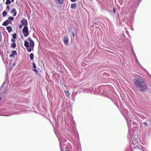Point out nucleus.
<instances>
[{"instance_id":"2","label":"nucleus","mask_w":151,"mask_h":151,"mask_svg":"<svg viewBox=\"0 0 151 151\" xmlns=\"http://www.w3.org/2000/svg\"><path fill=\"white\" fill-rule=\"evenodd\" d=\"M34 42L30 37L28 38L24 41V45L27 50L30 52L33 50L34 47Z\"/></svg>"},{"instance_id":"8","label":"nucleus","mask_w":151,"mask_h":151,"mask_svg":"<svg viewBox=\"0 0 151 151\" xmlns=\"http://www.w3.org/2000/svg\"><path fill=\"white\" fill-rule=\"evenodd\" d=\"M33 68H34L33 70L35 71L36 73H37V70L36 69V66L35 64L34 63H32Z\"/></svg>"},{"instance_id":"19","label":"nucleus","mask_w":151,"mask_h":151,"mask_svg":"<svg viewBox=\"0 0 151 151\" xmlns=\"http://www.w3.org/2000/svg\"><path fill=\"white\" fill-rule=\"evenodd\" d=\"M16 36H17L16 35V34H15V33L13 34L12 35V36L13 38H14L15 39H16Z\"/></svg>"},{"instance_id":"5","label":"nucleus","mask_w":151,"mask_h":151,"mask_svg":"<svg viewBox=\"0 0 151 151\" xmlns=\"http://www.w3.org/2000/svg\"><path fill=\"white\" fill-rule=\"evenodd\" d=\"M21 23L24 26H27L28 24L27 21L26 19H23L21 21Z\"/></svg>"},{"instance_id":"4","label":"nucleus","mask_w":151,"mask_h":151,"mask_svg":"<svg viewBox=\"0 0 151 151\" xmlns=\"http://www.w3.org/2000/svg\"><path fill=\"white\" fill-rule=\"evenodd\" d=\"M63 41L65 45L68 46V45L69 39L66 36H65L63 37Z\"/></svg>"},{"instance_id":"11","label":"nucleus","mask_w":151,"mask_h":151,"mask_svg":"<svg viewBox=\"0 0 151 151\" xmlns=\"http://www.w3.org/2000/svg\"><path fill=\"white\" fill-rule=\"evenodd\" d=\"M14 19V18L13 17H10L8 18V19L7 20H8V21L9 22V23H10L11 21L13 20Z\"/></svg>"},{"instance_id":"27","label":"nucleus","mask_w":151,"mask_h":151,"mask_svg":"<svg viewBox=\"0 0 151 151\" xmlns=\"http://www.w3.org/2000/svg\"><path fill=\"white\" fill-rule=\"evenodd\" d=\"M65 151H68L67 150H66Z\"/></svg>"},{"instance_id":"15","label":"nucleus","mask_w":151,"mask_h":151,"mask_svg":"<svg viewBox=\"0 0 151 151\" xmlns=\"http://www.w3.org/2000/svg\"><path fill=\"white\" fill-rule=\"evenodd\" d=\"M34 55L33 53H31L29 55V57L31 60H32L33 59Z\"/></svg>"},{"instance_id":"1","label":"nucleus","mask_w":151,"mask_h":151,"mask_svg":"<svg viewBox=\"0 0 151 151\" xmlns=\"http://www.w3.org/2000/svg\"><path fill=\"white\" fill-rule=\"evenodd\" d=\"M134 84L137 88L141 91H146L147 87L143 80L141 77L134 80Z\"/></svg>"},{"instance_id":"6","label":"nucleus","mask_w":151,"mask_h":151,"mask_svg":"<svg viewBox=\"0 0 151 151\" xmlns=\"http://www.w3.org/2000/svg\"><path fill=\"white\" fill-rule=\"evenodd\" d=\"M17 51L14 50H13L12 52V54L10 55H9V57L10 58L13 57L15 55H17Z\"/></svg>"},{"instance_id":"25","label":"nucleus","mask_w":151,"mask_h":151,"mask_svg":"<svg viewBox=\"0 0 151 151\" xmlns=\"http://www.w3.org/2000/svg\"><path fill=\"white\" fill-rule=\"evenodd\" d=\"M73 37H74L75 36V35L74 33H73Z\"/></svg>"},{"instance_id":"3","label":"nucleus","mask_w":151,"mask_h":151,"mask_svg":"<svg viewBox=\"0 0 151 151\" xmlns=\"http://www.w3.org/2000/svg\"><path fill=\"white\" fill-rule=\"evenodd\" d=\"M22 32L25 37H27L29 35L28 29L27 26H24L23 28Z\"/></svg>"},{"instance_id":"18","label":"nucleus","mask_w":151,"mask_h":151,"mask_svg":"<svg viewBox=\"0 0 151 151\" xmlns=\"http://www.w3.org/2000/svg\"><path fill=\"white\" fill-rule=\"evenodd\" d=\"M7 14L6 12L5 11H4L2 13V16L3 17H5L6 16Z\"/></svg>"},{"instance_id":"20","label":"nucleus","mask_w":151,"mask_h":151,"mask_svg":"<svg viewBox=\"0 0 151 151\" xmlns=\"http://www.w3.org/2000/svg\"><path fill=\"white\" fill-rule=\"evenodd\" d=\"M11 41L13 42V43H15V39H14V38H12L11 40Z\"/></svg>"},{"instance_id":"9","label":"nucleus","mask_w":151,"mask_h":151,"mask_svg":"<svg viewBox=\"0 0 151 151\" xmlns=\"http://www.w3.org/2000/svg\"><path fill=\"white\" fill-rule=\"evenodd\" d=\"M11 14L13 13V16H15L17 15V12L14 9H13L12 10V12H11Z\"/></svg>"},{"instance_id":"10","label":"nucleus","mask_w":151,"mask_h":151,"mask_svg":"<svg viewBox=\"0 0 151 151\" xmlns=\"http://www.w3.org/2000/svg\"><path fill=\"white\" fill-rule=\"evenodd\" d=\"M6 28L9 33L11 32L12 30V28L10 26L6 27Z\"/></svg>"},{"instance_id":"17","label":"nucleus","mask_w":151,"mask_h":151,"mask_svg":"<svg viewBox=\"0 0 151 151\" xmlns=\"http://www.w3.org/2000/svg\"><path fill=\"white\" fill-rule=\"evenodd\" d=\"M65 95L67 96L68 97H69V93L68 92V91H65Z\"/></svg>"},{"instance_id":"24","label":"nucleus","mask_w":151,"mask_h":151,"mask_svg":"<svg viewBox=\"0 0 151 151\" xmlns=\"http://www.w3.org/2000/svg\"><path fill=\"white\" fill-rule=\"evenodd\" d=\"M70 1L72 2L76 1L77 0H70Z\"/></svg>"},{"instance_id":"7","label":"nucleus","mask_w":151,"mask_h":151,"mask_svg":"<svg viewBox=\"0 0 151 151\" xmlns=\"http://www.w3.org/2000/svg\"><path fill=\"white\" fill-rule=\"evenodd\" d=\"M77 7L76 4L75 3H72L71 5V8L73 9H76Z\"/></svg>"},{"instance_id":"22","label":"nucleus","mask_w":151,"mask_h":151,"mask_svg":"<svg viewBox=\"0 0 151 151\" xmlns=\"http://www.w3.org/2000/svg\"><path fill=\"white\" fill-rule=\"evenodd\" d=\"M6 8H7V9L8 10H10V7L9 6H7Z\"/></svg>"},{"instance_id":"21","label":"nucleus","mask_w":151,"mask_h":151,"mask_svg":"<svg viewBox=\"0 0 151 151\" xmlns=\"http://www.w3.org/2000/svg\"><path fill=\"white\" fill-rule=\"evenodd\" d=\"M24 26L23 25H22L21 23L20 24V25H19V28L20 29H21L22 28V27H23V26Z\"/></svg>"},{"instance_id":"12","label":"nucleus","mask_w":151,"mask_h":151,"mask_svg":"<svg viewBox=\"0 0 151 151\" xmlns=\"http://www.w3.org/2000/svg\"><path fill=\"white\" fill-rule=\"evenodd\" d=\"M9 23V22H8V20H6L3 23L2 25L6 26Z\"/></svg>"},{"instance_id":"16","label":"nucleus","mask_w":151,"mask_h":151,"mask_svg":"<svg viewBox=\"0 0 151 151\" xmlns=\"http://www.w3.org/2000/svg\"><path fill=\"white\" fill-rule=\"evenodd\" d=\"M11 3V1L10 0H6L5 2L6 4H9Z\"/></svg>"},{"instance_id":"14","label":"nucleus","mask_w":151,"mask_h":151,"mask_svg":"<svg viewBox=\"0 0 151 151\" xmlns=\"http://www.w3.org/2000/svg\"><path fill=\"white\" fill-rule=\"evenodd\" d=\"M57 1L58 3L60 4H63V0H55V1Z\"/></svg>"},{"instance_id":"13","label":"nucleus","mask_w":151,"mask_h":151,"mask_svg":"<svg viewBox=\"0 0 151 151\" xmlns=\"http://www.w3.org/2000/svg\"><path fill=\"white\" fill-rule=\"evenodd\" d=\"M11 47L13 48H14L16 46L15 43H12L11 45Z\"/></svg>"},{"instance_id":"26","label":"nucleus","mask_w":151,"mask_h":151,"mask_svg":"<svg viewBox=\"0 0 151 151\" xmlns=\"http://www.w3.org/2000/svg\"><path fill=\"white\" fill-rule=\"evenodd\" d=\"M12 2H13L14 0H11Z\"/></svg>"},{"instance_id":"23","label":"nucleus","mask_w":151,"mask_h":151,"mask_svg":"<svg viewBox=\"0 0 151 151\" xmlns=\"http://www.w3.org/2000/svg\"><path fill=\"white\" fill-rule=\"evenodd\" d=\"M116 9H115V8H114L113 9V12H114V13H115V12H116Z\"/></svg>"}]
</instances>
